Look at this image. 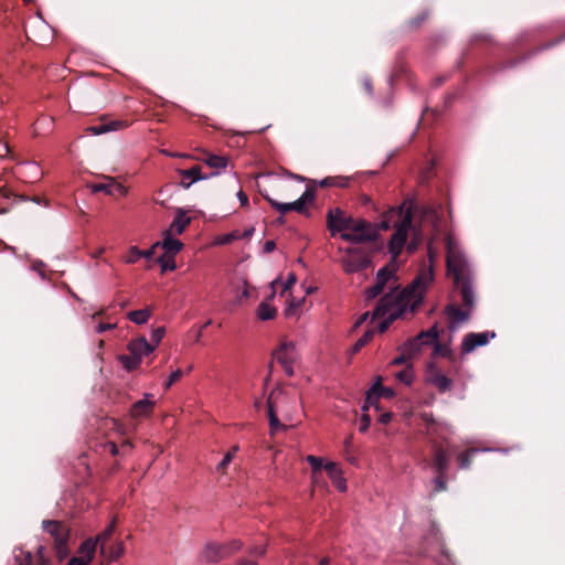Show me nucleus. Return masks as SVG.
Listing matches in <instances>:
<instances>
[{"instance_id":"41","label":"nucleus","mask_w":565,"mask_h":565,"mask_svg":"<svg viewBox=\"0 0 565 565\" xmlns=\"http://www.w3.org/2000/svg\"><path fill=\"white\" fill-rule=\"evenodd\" d=\"M237 451H238V446L232 447V449L224 456L222 461L217 465L216 470L221 473H225L228 465L232 462V460Z\"/></svg>"},{"instance_id":"47","label":"nucleus","mask_w":565,"mask_h":565,"mask_svg":"<svg viewBox=\"0 0 565 565\" xmlns=\"http://www.w3.org/2000/svg\"><path fill=\"white\" fill-rule=\"evenodd\" d=\"M401 354L396 356L393 361V365L406 364L413 356L406 350H399Z\"/></svg>"},{"instance_id":"36","label":"nucleus","mask_w":565,"mask_h":565,"mask_svg":"<svg viewBox=\"0 0 565 565\" xmlns=\"http://www.w3.org/2000/svg\"><path fill=\"white\" fill-rule=\"evenodd\" d=\"M307 462L312 468V479L317 480L318 476L321 475V469L324 468L322 459L312 455L307 456Z\"/></svg>"},{"instance_id":"13","label":"nucleus","mask_w":565,"mask_h":565,"mask_svg":"<svg viewBox=\"0 0 565 565\" xmlns=\"http://www.w3.org/2000/svg\"><path fill=\"white\" fill-rule=\"evenodd\" d=\"M89 189L93 193L104 192L111 196H125L128 193V189L121 183H118L113 177H104L103 182L92 183L89 184Z\"/></svg>"},{"instance_id":"1","label":"nucleus","mask_w":565,"mask_h":565,"mask_svg":"<svg viewBox=\"0 0 565 565\" xmlns=\"http://www.w3.org/2000/svg\"><path fill=\"white\" fill-rule=\"evenodd\" d=\"M431 265L422 268L415 279L404 289H392L383 296L373 312V319L388 315V318L380 322L379 331L385 332L390 324L406 312H415L420 306L426 286L433 280Z\"/></svg>"},{"instance_id":"56","label":"nucleus","mask_w":565,"mask_h":565,"mask_svg":"<svg viewBox=\"0 0 565 565\" xmlns=\"http://www.w3.org/2000/svg\"><path fill=\"white\" fill-rule=\"evenodd\" d=\"M379 395L380 397L383 396L385 398H392L394 396V391L381 385V388H379Z\"/></svg>"},{"instance_id":"17","label":"nucleus","mask_w":565,"mask_h":565,"mask_svg":"<svg viewBox=\"0 0 565 565\" xmlns=\"http://www.w3.org/2000/svg\"><path fill=\"white\" fill-rule=\"evenodd\" d=\"M129 126L126 120H110L108 122H100L86 128V132L90 135H102L108 131L120 130Z\"/></svg>"},{"instance_id":"64","label":"nucleus","mask_w":565,"mask_h":565,"mask_svg":"<svg viewBox=\"0 0 565 565\" xmlns=\"http://www.w3.org/2000/svg\"><path fill=\"white\" fill-rule=\"evenodd\" d=\"M237 565H257L255 559H241Z\"/></svg>"},{"instance_id":"24","label":"nucleus","mask_w":565,"mask_h":565,"mask_svg":"<svg viewBox=\"0 0 565 565\" xmlns=\"http://www.w3.org/2000/svg\"><path fill=\"white\" fill-rule=\"evenodd\" d=\"M160 247H162V249H164V254L174 256L182 249L183 244L181 241L173 238L169 234H166L163 242L160 243Z\"/></svg>"},{"instance_id":"21","label":"nucleus","mask_w":565,"mask_h":565,"mask_svg":"<svg viewBox=\"0 0 565 565\" xmlns=\"http://www.w3.org/2000/svg\"><path fill=\"white\" fill-rule=\"evenodd\" d=\"M324 469L329 476V478L332 480L333 486L341 492H344L347 490V481L341 476V470L339 469L338 465L334 462H328L324 466Z\"/></svg>"},{"instance_id":"26","label":"nucleus","mask_w":565,"mask_h":565,"mask_svg":"<svg viewBox=\"0 0 565 565\" xmlns=\"http://www.w3.org/2000/svg\"><path fill=\"white\" fill-rule=\"evenodd\" d=\"M202 160L210 167L215 169H224L227 166L228 159L224 156H217L210 152H205Z\"/></svg>"},{"instance_id":"55","label":"nucleus","mask_w":565,"mask_h":565,"mask_svg":"<svg viewBox=\"0 0 565 565\" xmlns=\"http://www.w3.org/2000/svg\"><path fill=\"white\" fill-rule=\"evenodd\" d=\"M297 281L296 275L294 273L289 274L285 285H284V292L289 290Z\"/></svg>"},{"instance_id":"44","label":"nucleus","mask_w":565,"mask_h":565,"mask_svg":"<svg viewBox=\"0 0 565 565\" xmlns=\"http://www.w3.org/2000/svg\"><path fill=\"white\" fill-rule=\"evenodd\" d=\"M436 473H437V476L434 480L435 491H437V492L445 491L447 489V480H446L447 473H440V472H436Z\"/></svg>"},{"instance_id":"59","label":"nucleus","mask_w":565,"mask_h":565,"mask_svg":"<svg viewBox=\"0 0 565 565\" xmlns=\"http://www.w3.org/2000/svg\"><path fill=\"white\" fill-rule=\"evenodd\" d=\"M275 248H276V244H275L274 241L265 242V244H264V252L265 253H271V252L275 250Z\"/></svg>"},{"instance_id":"7","label":"nucleus","mask_w":565,"mask_h":565,"mask_svg":"<svg viewBox=\"0 0 565 565\" xmlns=\"http://www.w3.org/2000/svg\"><path fill=\"white\" fill-rule=\"evenodd\" d=\"M377 236L375 226L365 220L354 218L351 228L341 234V238L351 243H364L374 241Z\"/></svg>"},{"instance_id":"20","label":"nucleus","mask_w":565,"mask_h":565,"mask_svg":"<svg viewBox=\"0 0 565 565\" xmlns=\"http://www.w3.org/2000/svg\"><path fill=\"white\" fill-rule=\"evenodd\" d=\"M201 170L202 168L200 166H194L188 170H180V185L184 189H189L193 182L205 179Z\"/></svg>"},{"instance_id":"32","label":"nucleus","mask_w":565,"mask_h":565,"mask_svg":"<svg viewBox=\"0 0 565 565\" xmlns=\"http://www.w3.org/2000/svg\"><path fill=\"white\" fill-rule=\"evenodd\" d=\"M277 310L267 302H262L257 309V316L260 320H270L276 317Z\"/></svg>"},{"instance_id":"25","label":"nucleus","mask_w":565,"mask_h":565,"mask_svg":"<svg viewBox=\"0 0 565 565\" xmlns=\"http://www.w3.org/2000/svg\"><path fill=\"white\" fill-rule=\"evenodd\" d=\"M116 526V520L114 519L111 523L102 532L99 533L96 539H94L95 542H97V546L100 547V553L106 554L107 550V542L111 537Z\"/></svg>"},{"instance_id":"10","label":"nucleus","mask_w":565,"mask_h":565,"mask_svg":"<svg viewBox=\"0 0 565 565\" xmlns=\"http://www.w3.org/2000/svg\"><path fill=\"white\" fill-rule=\"evenodd\" d=\"M354 217L347 215L341 209H331L327 214V227L332 236L338 233H347L352 225Z\"/></svg>"},{"instance_id":"11","label":"nucleus","mask_w":565,"mask_h":565,"mask_svg":"<svg viewBox=\"0 0 565 565\" xmlns=\"http://www.w3.org/2000/svg\"><path fill=\"white\" fill-rule=\"evenodd\" d=\"M274 359L282 366L287 376L294 375L295 344L284 341L273 353Z\"/></svg>"},{"instance_id":"53","label":"nucleus","mask_w":565,"mask_h":565,"mask_svg":"<svg viewBox=\"0 0 565 565\" xmlns=\"http://www.w3.org/2000/svg\"><path fill=\"white\" fill-rule=\"evenodd\" d=\"M159 246H160V242H157L149 249L141 250L142 257L146 259H151L156 253L157 247H159Z\"/></svg>"},{"instance_id":"8","label":"nucleus","mask_w":565,"mask_h":565,"mask_svg":"<svg viewBox=\"0 0 565 565\" xmlns=\"http://www.w3.org/2000/svg\"><path fill=\"white\" fill-rule=\"evenodd\" d=\"M341 265L347 274H353L366 269L371 265L370 255L362 248L349 247Z\"/></svg>"},{"instance_id":"46","label":"nucleus","mask_w":565,"mask_h":565,"mask_svg":"<svg viewBox=\"0 0 565 565\" xmlns=\"http://www.w3.org/2000/svg\"><path fill=\"white\" fill-rule=\"evenodd\" d=\"M164 333H166V329L163 327H159V328H156L152 330L151 341L153 342L152 345H154V348L160 343Z\"/></svg>"},{"instance_id":"35","label":"nucleus","mask_w":565,"mask_h":565,"mask_svg":"<svg viewBox=\"0 0 565 565\" xmlns=\"http://www.w3.org/2000/svg\"><path fill=\"white\" fill-rule=\"evenodd\" d=\"M119 360H120L122 366L127 371L136 370L141 363V359L136 355H132V354L131 355H120Z\"/></svg>"},{"instance_id":"48","label":"nucleus","mask_w":565,"mask_h":565,"mask_svg":"<svg viewBox=\"0 0 565 565\" xmlns=\"http://www.w3.org/2000/svg\"><path fill=\"white\" fill-rule=\"evenodd\" d=\"M237 237H238V235H237V233H236V232L228 233V234H225V235L220 236V237L217 238V243H218V244H222V245L230 244V243H232L233 241H235Z\"/></svg>"},{"instance_id":"6","label":"nucleus","mask_w":565,"mask_h":565,"mask_svg":"<svg viewBox=\"0 0 565 565\" xmlns=\"http://www.w3.org/2000/svg\"><path fill=\"white\" fill-rule=\"evenodd\" d=\"M243 546L239 540H233L226 544L207 543L200 553L203 563H218L238 552Z\"/></svg>"},{"instance_id":"5","label":"nucleus","mask_w":565,"mask_h":565,"mask_svg":"<svg viewBox=\"0 0 565 565\" xmlns=\"http://www.w3.org/2000/svg\"><path fill=\"white\" fill-rule=\"evenodd\" d=\"M44 530L53 537L56 556L60 561L65 559L71 551L68 547L70 529L60 521H43Z\"/></svg>"},{"instance_id":"23","label":"nucleus","mask_w":565,"mask_h":565,"mask_svg":"<svg viewBox=\"0 0 565 565\" xmlns=\"http://www.w3.org/2000/svg\"><path fill=\"white\" fill-rule=\"evenodd\" d=\"M379 388H381V377L373 384V386L366 392L365 401L362 406V411L366 412L371 406L379 408Z\"/></svg>"},{"instance_id":"52","label":"nucleus","mask_w":565,"mask_h":565,"mask_svg":"<svg viewBox=\"0 0 565 565\" xmlns=\"http://www.w3.org/2000/svg\"><path fill=\"white\" fill-rule=\"evenodd\" d=\"M183 373L181 370H177L171 373L168 382L166 383V388L168 390L173 383L179 381L182 377Z\"/></svg>"},{"instance_id":"34","label":"nucleus","mask_w":565,"mask_h":565,"mask_svg":"<svg viewBox=\"0 0 565 565\" xmlns=\"http://www.w3.org/2000/svg\"><path fill=\"white\" fill-rule=\"evenodd\" d=\"M267 405L270 430L271 433H275L278 428L281 427V424L275 413L274 405L271 403V395L267 399Z\"/></svg>"},{"instance_id":"45","label":"nucleus","mask_w":565,"mask_h":565,"mask_svg":"<svg viewBox=\"0 0 565 565\" xmlns=\"http://www.w3.org/2000/svg\"><path fill=\"white\" fill-rule=\"evenodd\" d=\"M385 284L376 280L375 285L367 289V299H373L380 296L384 290Z\"/></svg>"},{"instance_id":"27","label":"nucleus","mask_w":565,"mask_h":565,"mask_svg":"<svg viewBox=\"0 0 565 565\" xmlns=\"http://www.w3.org/2000/svg\"><path fill=\"white\" fill-rule=\"evenodd\" d=\"M446 312L454 322H462L469 319V311L462 310L455 305L447 306Z\"/></svg>"},{"instance_id":"4","label":"nucleus","mask_w":565,"mask_h":565,"mask_svg":"<svg viewBox=\"0 0 565 565\" xmlns=\"http://www.w3.org/2000/svg\"><path fill=\"white\" fill-rule=\"evenodd\" d=\"M391 222L395 227V232L391 237L388 248L392 259L395 262L405 246L407 233L412 227L413 214L411 209H404V206L392 209L388 213V218L382 221L381 226L387 230L391 227Z\"/></svg>"},{"instance_id":"39","label":"nucleus","mask_w":565,"mask_h":565,"mask_svg":"<svg viewBox=\"0 0 565 565\" xmlns=\"http://www.w3.org/2000/svg\"><path fill=\"white\" fill-rule=\"evenodd\" d=\"M396 379L406 385H411L414 380V371L412 364H407L405 369L396 373Z\"/></svg>"},{"instance_id":"38","label":"nucleus","mask_w":565,"mask_h":565,"mask_svg":"<svg viewBox=\"0 0 565 565\" xmlns=\"http://www.w3.org/2000/svg\"><path fill=\"white\" fill-rule=\"evenodd\" d=\"M394 271H395V265H394V262L392 260V263L390 265H386L385 267L381 268L377 271L376 280L386 285V282L393 276Z\"/></svg>"},{"instance_id":"30","label":"nucleus","mask_w":565,"mask_h":565,"mask_svg":"<svg viewBox=\"0 0 565 565\" xmlns=\"http://www.w3.org/2000/svg\"><path fill=\"white\" fill-rule=\"evenodd\" d=\"M151 317V310L149 308L134 310L128 313V319L137 324L146 323Z\"/></svg>"},{"instance_id":"3","label":"nucleus","mask_w":565,"mask_h":565,"mask_svg":"<svg viewBox=\"0 0 565 565\" xmlns=\"http://www.w3.org/2000/svg\"><path fill=\"white\" fill-rule=\"evenodd\" d=\"M446 249L447 274L452 278L456 289L460 292L462 305L472 308L475 305V295L471 285L470 268L461 252L454 246L450 237H447Z\"/></svg>"},{"instance_id":"57","label":"nucleus","mask_w":565,"mask_h":565,"mask_svg":"<svg viewBox=\"0 0 565 565\" xmlns=\"http://www.w3.org/2000/svg\"><path fill=\"white\" fill-rule=\"evenodd\" d=\"M428 14L426 12L420 13L416 19L412 21L414 26H418L422 22L427 19Z\"/></svg>"},{"instance_id":"40","label":"nucleus","mask_w":565,"mask_h":565,"mask_svg":"<svg viewBox=\"0 0 565 565\" xmlns=\"http://www.w3.org/2000/svg\"><path fill=\"white\" fill-rule=\"evenodd\" d=\"M374 337V330L370 329L353 344L352 353H358L364 345H366Z\"/></svg>"},{"instance_id":"60","label":"nucleus","mask_w":565,"mask_h":565,"mask_svg":"<svg viewBox=\"0 0 565 565\" xmlns=\"http://www.w3.org/2000/svg\"><path fill=\"white\" fill-rule=\"evenodd\" d=\"M427 422H428L427 434L433 435V433H435V430H436V422L433 417H430L429 419L427 418Z\"/></svg>"},{"instance_id":"19","label":"nucleus","mask_w":565,"mask_h":565,"mask_svg":"<svg viewBox=\"0 0 565 565\" xmlns=\"http://www.w3.org/2000/svg\"><path fill=\"white\" fill-rule=\"evenodd\" d=\"M190 223L191 217L186 216L185 211L182 209H178L175 217L170 224L169 230L166 231V234L181 235Z\"/></svg>"},{"instance_id":"9","label":"nucleus","mask_w":565,"mask_h":565,"mask_svg":"<svg viewBox=\"0 0 565 565\" xmlns=\"http://www.w3.org/2000/svg\"><path fill=\"white\" fill-rule=\"evenodd\" d=\"M439 337L437 326L431 327L426 331L406 341L399 347V350H406L413 358L419 354L425 345H431Z\"/></svg>"},{"instance_id":"15","label":"nucleus","mask_w":565,"mask_h":565,"mask_svg":"<svg viewBox=\"0 0 565 565\" xmlns=\"http://www.w3.org/2000/svg\"><path fill=\"white\" fill-rule=\"evenodd\" d=\"M494 337V332L467 333L461 343V351L463 354L470 353L476 348L486 345L489 342V339Z\"/></svg>"},{"instance_id":"2","label":"nucleus","mask_w":565,"mask_h":565,"mask_svg":"<svg viewBox=\"0 0 565 565\" xmlns=\"http://www.w3.org/2000/svg\"><path fill=\"white\" fill-rule=\"evenodd\" d=\"M433 344V356L446 358L452 365L446 370L437 362H429L425 372V381L440 394H445L452 391L455 384L452 376L458 374L460 365L457 364V358L448 344L438 342V339Z\"/></svg>"},{"instance_id":"37","label":"nucleus","mask_w":565,"mask_h":565,"mask_svg":"<svg viewBox=\"0 0 565 565\" xmlns=\"http://www.w3.org/2000/svg\"><path fill=\"white\" fill-rule=\"evenodd\" d=\"M157 262L160 264L162 273L167 270H174L177 267L173 255L163 254L158 257Z\"/></svg>"},{"instance_id":"62","label":"nucleus","mask_w":565,"mask_h":565,"mask_svg":"<svg viewBox=\"0 0 565 565\" xmlns=\"http://www.w3.org/2000/svg\"><path fill=\"white\" fill-rule=\"evenodd\" d=\"M392 419V414L391 413H383L379 420L382 423V424H387L390 423V420Z\"/></svg>"},{"instance_id":"31","label":"nucleus","mask_w":565,"mask_h":565,"mask_svg":"<svg viewBox=\"0 0 565 565\" xmlns=\"http://www.w3.org/2000/svg\"><path fill=\"white\" fill-rule=\"evenodd\" d=\"M316 199V192L312 188L308 186L306 191L301 194V196L296 200L297 203L301 204V214L309 215L308 210L306 209L307 203H312Z\"/></svg>"},{"instance_id":"16","label":"nucleus","mask_w":565,"mask_h":565,"mask_svg":"<svg viewBox=\"0 0 565 565\" xmlns=\"http://www.w3.org/2000/svg\"><path fill=\"white\" fill-rule=\"evenodd\" d=\"M151 394H145L142 399L135 402L130 407V415L134 419L148 417L152 414L156 402L151 399Z\"/></svg>"},{"instance_id":"61","label":"nucleus","mask_w":565,"mask_h":565,"mask_svg":"<svg viewBox=\"0 0 565 565\" xmlns=\"http://www.w3.org/2000/svg\"><path fill=\"white\" fill-rule=\"evenodd\" d=\"M9 151L8 143L0 141V158H4Z\"/></svg>"},{"instance_id":"42","label":"nucleus","mask_w":565,"mask_h":565,"mask_svg":"<svg viewBox=\"0 0 565 565\" xmlns=\"http://www.w3.org/2000/svg\"><path fill=\"white\" fill-rule=\"evenodd\" d=\"M124 552H125V547H124L122 542H118V543L107 547V550H106V553L109 554V558L111 561H116L119 557H121Z\"/></svg>"},{"instance_id":"63","label":"nucleus","mask_w":565,"mask_h":565,"mask_svg":"<svg viewBox=\"0 0 565 565\" xmlns=\"http://www.w3.org/2000/svg\"><path fill=\"white\" fill-rule=\"evenodd\" d=\"M237 196H238V200H239L242 205H247L248 204V198H247V195L243 191H239L237 193Z\"/></svg>"},{"instance_id":"54","label":"nucleus","mask_w":565,"mask_h":565,"mask_svg":"<svg viewBox=\"0 0 565 565\" xmlns=\"http://www.w3.org/2000/svg\"><path fill=\"white\" fill-rule=\"evenodd\" d=\"M114 328H116V324H115V323L100 322V323H98V324H97V327H96V332H97V333H104V332H106V331H108V330H111V329H114Z\"/></svg>"},{"instance_id":"14","label":"nucleus","mask_w":565,"mask_h":565,"mask_svg":"<svg viewBox=\"0 0 565 565\" xmlns=\"http://www.w3.org/2000/svg\"><path fill=\"white\" fill-rule=\"evenodd\" d=\"M429 443L431 446V467L436 472L447 473L449 467L448 452L435 439H430Z\"/></svg>"},{"instance_id":"29","label":"nucleus","mask_w":565,"mask_h":565,"mask_svg":"<svg viewBox=\"0 0 565 565\" xmlns=\"http://www.w3.org/2000/svg\"><path fill=\"white\" fill-rule=\"evenodd\" d=\"M96 548L97 542H95L94 539H87L81 544L77 553L78 555L82 556H88L89 559L93 561L96 553Z\"/></svg>"},{"instance_id":"51","label":"nucleus","mask_w":565,"mask_h":565,"mask_svg":"<svg viewBox=\"0 0 565 565\" xmlns=\"http://www.w3.org/2000/svg\"><path fill=\"white\" fill-rule=\"evenodd\" d=\"M370 424H371V418L367 414L364 413L360 419L359 430L361 433H365L369 429Z\"/></svg>"},{"instance_id":"50","label":"nucleus","mask_w":565,"mask_h":565,"mask_svg":"<svg viewBox=\"0 0 565 565\" xmlns=\"http://www.w3.org/2000/svg\"><path fill=\"white\" fill-rule=\"evenodd\" d=\"M265 552H266L265 546H263V545H255L254 547H252L249 550V555L254 559V558H257V557H262L265 554Z\"/></svg>"},{"instance_id":"28","label":"nucleus","mask_w":565,"mask_h":565,"mask_svg":"<svg viewBox=\"0 0 565 565\" xmlns=\"http://www.w3.org/2000/svg\"><path fill=\"white\" fill-rule=\"evenodd\" d=\"M350 178L347 177H327L319 182L321 188L337 186L345 188L349 185Z\"/></svg>"},{"instance_id":"58","label":"nucleus","mask_w":565,"mask_h":565,"mask_svg":"<svg viewBox=\"0 0 565 565\" xmlns=\"http://www.w3.org/2000/svg\"><path fill=\"white\" fill-rule=\"evenodd\" d=\"M106 448H108L109 452L113 455V456H117L119 450H118V446L113 443V441H109L106 444Z\"/></svg>"},{"instance_id":"49","label":"nucleus","mask_w":565,"mask_h":565,"mask_svg":"<svg viewBox=\"0 0 565 565\" xmlns=\"http://www.w3.org/2000/svg\"><path fill=\"white\" fill-rule=\"evenodd\" d=\"M92 561L87 556L77 555L74 556L67 565H88Z\"/></svg>"},{"instance_id":"22","label":"nucleus","mask_w":565,"mask_h":565,"mask_svg":"<svg viewBox=\"0 0 565 565\" xmlns=\"http://www.w3.org/2000/svg\"><path fill=\"white\" fill-rule=\"evenodd\" d=\"M263 196L270 204V206L278 211L281 215H285L290 211H296L301 214V204L297 203L296 201L289 203H280L267 194H263Z\"/></svg>"},{"instance_id":"43","label":"nucleus","mask_w":565,"mask_h":565,"mask_svg":"<svg viewBox=\"0 0 565 565\" xmlns=\"http://www.w3.org/2000/svg\"><path fill=\"white\" fill-rule=\"evenodd\" d=\"M142 257L141 249L137 246H131L126 256L127 264H135Z\"/></svg>"},{"instance_id":"12","label":"nucleus","mask_w":565,"mask_h":565,"mask_svg":"<svg viewBox=\"0 0 565 565\" xmlns=\"http://www.w3.org/2000/svg\"><path fill=\"white\" fill-rule=\"evenodd\" d=\"M45 548L39 546L36 550V557L34 558L30 552L23 551L22 548H15L14 563L13 565H51V561L44 554Z\"/></svg>"},{"instance_id":"33","label":"nucleus","mask_w":565,"mask_h":565,"mask_svg":"<svg viewBox=\"0 0 565 565\" xmlns=\"http://www.w3.org/2000/svg\"><path fill=\"white\" fill-rule=\"evenodd\" d=\"M478 450L476 448L467 449L457 456L459 467L461 469H468L472 462V457Z\"/></svg>"},{"instance_id":"18","label":"nucleus","mask_w":565,"mask_h":565,"mask_svg":"<svg viewBox=\"0 0 565 565\" xmlns=\"http://www.w3.org/2000/svg\"><path fill=\"white\" fill-rule=\"evenodd\" d=\"M128 350L132 355L142 358L154 351V345L149 343L145 337H139L128 343Z\"/></svg>"}]
</instances>
